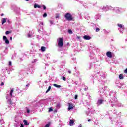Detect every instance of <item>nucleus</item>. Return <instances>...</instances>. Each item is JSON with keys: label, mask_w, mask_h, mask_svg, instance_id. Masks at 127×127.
I'll return each instance as SVG.
<instances>
[{"label": "nucleus", "mask_w": 127, "mask_h": 127, "mask_svg": "<svg viewBox=\"0 0 127 127\" xmlns=\"http://www.w3.org/2000/svg\"><path fill=\"white\" fill-rule=\"evenodd\" d=\"M13 93V89L11 90L10 95L11 97H12V93Z\"/></svg>", "instance_id": "a211bd4d"}, {"label": "nucleus", "mask_w": 127, "mask_h": 127, "mask_svg": "<svg viewBox=\"0 0 127 127\" xmlns=\"http://www.w3.org/2000/svg\"><path fill=\"white\" fill-rule=\"evenodd\" d=\"M54 87H56V88H61V85H58L56 84H53Z\"/></svg>", "instance_id": "ddd939ff"}, {"label": "nucleus", "mask_w": 127, "mask_h": 127, "mask_svg": "<svg viewBox=\"0 0 127 127\" xmlns=\"http://www.w3.org/2000/svg\"><path fill=\"white\" fill-rule=\"evenodd\" d=\"M34 8H41V6H40V5H39L38 4H35L34 5Z\"/></svg>", "instance_id": "6e6552de"}, {"label": "nucleus", "mask_w": 127, "mask_h": 127, "mask_svg": "<svg viewBox=\"0 0 127 127\" xmlns=\"http://www.w3.org/2000/svg\"><path fill=\"white\" fill-rule=\"evenodd\" d=\"M83 38H84V39H85V40H90V39H91V37H90V36L84 35V36H83Z\"/></svg>", "instance_id": "39448f33"}, {"label": "nucleus", "mask_w": 127, "mask_h": 127, "mask_svg": "<svg viewBox=\"0 0 127 127\" xmlns=\"http://www.w3.org/2000/svg\"><path fill=\"white\" fill-rule=\"evenodd\" d=\"M50 23H51V24H53V21H50Z\"/></svg>", "instance_id": "72a5a7b5"}, {"label": "nucleus", "mask_w": 127, "mask_h": 127, "mask_svg": "<svg viewBox=\"0 0 127 127\" xmlns=\"http://www.w3.org/2000/svg\"><path fill=\"white\" fill-rule=\"evenodd\" d=\"M118 26L120 28H123V25L120 24H118Z\"/></svg>", "instance_id": "412c9836"}, {"label": "nucleus", "mask_w": 127, "mask_h": 127, "mask_svg": "<svg viewBox=\"0 0 127 127\" xmlns=\"http://www.w3.org/2000/svg\"><path fill=\"white\" fill-rule=\"evenodd\" d=\"M119 78L120 80H123L124 79V75H123V74H120L119 75Z\"/></svg>", "instance_id": "1a4fd4ad"}, {"label": "nucleus", "mask_w": 127, "mask_h": 127, "mask_svg": "<svg viewBox=\"0 0 127 127\" xmlns=\"http://www.w3.org/2000/svg\"><path fill=\"white\" fill-rule=\"evenodd\" d=\"M10 40H12V37H10Z\"/></svg>", "instance_id": "4c0bfd02"}, {"label": "nucleus", "mask_w": 127, "mask_h": 127, "mask_svg": "<svg viewBox=\"0 0 127 127\" xmlns=\"http://www.w3.org/2000/svg\"><path fill=\"white\" fill-rule=\"evenodd\" d=\"M74 98H75V100H77V99H78V95H75Z\"/></svg>", "instance_id": "a878e982"}, {"label": "nucleus", "mask_w": 127, "mask_h": 127, "mask_svg": "<svg viewBox=\"0 0 127 127\" xmlns=\"http://www.w3.org/2000/svg\"><path fill=\"white\" fill-rule=\"evenodd\" d=\"M43 9H44V10L46 9V7L45 6V5H43Z\"/></svg>", "instance_id": "393cba45"}, {"label": "nucleus", "mask_w": 127, "mask_h": 127, "mask_svg": "<svg viewBox=\"0 0 127 127\" xmlns=\"http://www.w3.org/2000/svg\"><path fill=\"white\" fill-rule=\"evenodd\" d=\"M102 103H103V100L102 99H100V100H98L97 104H98V105H100L102 104Z\"/></svg>", "instance_id": "f8f14e48"}, {"label": "nucleus", "mask_w": 127, "mask_h": 127, "mask_svg": "<svg viewBox=\"0 0 127 127\" xmlns=\"http://www.w3.org/2000/svg\"><path fill=\"white\" fill-rule=\"evenodd\" d=\"M20 127H24V126H23V124H21V126Z\"/></svg>", "instance_id": "e433bc0d"}, {"label": "nucleus", "mask_w": 127, "mask_h": 127, "mask_svg": "<svg viewBox=\"0 0 127 127\" xmlns=\"http://www.w3.org/2000/svg\"><path fill=\"white\" fill-rule=\"evenodd\" d=\"M10 33H11V31H7L5 32V34H6L7 35V34H9Z\"/></svg>", "instance_id": "f3484780"}, {"label": "nucleus", "mask_w": 127, "mask_h": 127, "mask_svg": "<svg viewBox=\"0 0 127 127\" xmlns=\"http://www.w3.org/2000/svg\"><path fill=\"white\" fill-rule=\"evenodd\" d=\"M27 113H30V111L29 110V109H27Z\"/></svg>", "instance_id": "2f4dec72"}, {"label": "nucleus", "mask_w": 127, "mask_h": 127, "mask_svg": "<svg viewBox=\"0 0 127 127\" xmlns=\"http://www.w3.org/2000/svg\"><path fill=\"white\" fill-rule=\"evenodd\" d=\"M77 38H78V39H80V38H81V37L78 36V37H77Z\"/></svg>", "instance_id": "58836bf2"}, {"label": "nucleus", "mask_w": 127, "mask_h": 127, "mask_svg": "<svg viewBox=\"0 0 127 127\" xmlns=\"http://www.w3.org/2000/svg\"><path fill=\"white\" fill-rule=\"evenodd\" d=\"M8 103L9 104H10V105H12V101H11V99H9L8 100Z\"/></svg>", "instance_id": "dca6fc26"}, {"label": "nucleus", "mask_w": 127, "mask_h": 127, "mask_svg": "<svg viewBox=\"0 0 127 127\" xmlns=\"http://www.w3.org/2000/svg\"><path fill=\"white\" fill-rule=\"evenodd\" d=\"M68 73H69V74H72V72L70 70L68 71Z\"/></svg>", "instance_id": "473e14b6"}, {"label": "nucleus", "mask_w": 127, "mask_h": 127, "mask_svg": "<svg viewBox=\"0 0 127 127\" xmlns=\"http://www.w3.org/2000/svg\"><path fill=\"white\" fill-rule=\"evenodd\" d=\"M74 120L73 119L70 120L69 121V126H73V125H74Z\"/></svg>", "instance_id": "0eeeda50"}, {"label": "nucleus", "mask_w": 127, "mask_h": 127, "mask_svg": "<svg viewBox=\"0 0 127 127\" xmlns=\"http://www.w3.org/2000/svg\"><path fill=\"white\" fill-rule=\"evenodd\" d=\"M3 85H4V83L3 82H2L1 83V86H3Z\"/></svg>", "instance_id": "c9c22d12"}, {"label": "nucleus", "mask_w": 127, "mask_h": 127, "mask_svg": "<svg viewBox=\"0 0 127 127\" xmlns=\"http://www.w3.org/2000/svg\"><path fill=\"white\" fill-rule=\"evenodd\" d=\"M23 123L25 126H27V125H29V123H27V121L26 120H24Z\"/></svg>", "instance_id": "9b49d317"}, {"label": "nucleus", "mask_w": 127, "mask_h": 127, "mask_svg": "<svg viewBox=\"0 0 127 127\" xmlns=\"http://www.w3.org/2000/svg\"><path fill=\"white\" fill-rule=\"evenodd\" d=\"M5 22H6V19L3 18V19L2 20V24H4V23H5Z\"/></svg>", "instance_id": "4468645a"}, {"label": "nucleus", "mask_w": 127, "mask_h": 127, "mask_svg": "<svg viewBox=\"0 0 127 127\" xmlns=\"http://www.w3.org/2000/svg\"><path fill=\"white\" fill-rule=\"evenodd\" d=\"M53 111V109L52 108V107L49 108V112H52Z\"/></svg>", "instance_id": "aec40b11"}, {"label": "nucleus", "mask_w": 127, "mask_h": 127, "mask_svg": "<svg viewBox=\"0 0 127 127\" xmlns=\"http://www.w3.org/2000/svg\"><path fill=\"white\" fill-rule=\"evenodd\" d=\"M9 66H11V61L9 62Z\"/></svg>", "instance_id": "c756f323"}, {"label": "nucleus", "mask_w": 127, "mask_h": 127, "mask_svg": "<svg viewBox=\"0 0 127 127\" xmlns=\"http://www.w3.org/2000/svg\"><path fill=\"white\" fill-rule=\"evenodd\" d=\"M124 73L125 74H127V68H126L125 70H124Z\"/></svg>", "instance_id": "b1692460"}, {"label": "nucleus", "mask_w": 127, "mask_h": 127, "mask_svg": "<svg viewBox=\"0 0 127 127\" xmlns=\"http://www.w3.org/2000/svg\"><path fill=\"white\" fill-rule=\"evenodd\" d=\"M65 18L66 20H68V21H71V20H73V17H72V15L70 13H66L65 16Z\"/></svg>", "instance_id": "f03ea898"}, {"label": "nucleus", "mask_w": 127, "mask_h": 127, "mask_svg": "<svg viewBox=\"0 0 127 127\" xmlns=\"http://www.w3.org/2000/svg\"><path fill=\"white\" fill-rule=\"evenodd\" d=\"M26 1H29V0H25Z\"/></svg>", "instance_id": "79ce46f5"}, {"label": "nucleus", "mask_w": 127, "mask_h": 127, "mask_svg": "<svg viewBox=\"0 0 127 127\" xmlns=\"http://www.w3.org/2000/svg\"><path fill=\"white\" fill-rule=\"evenodd\" d=\"M96 32H99L100 31V28H97L95 30Z\"/></svg>", "instance_id": "4be33fe9"}, {"label": "nucleus", "mask_w": 127, "mask_h": 127, "mask_svg": "<svg viewBox=\"0 0 127 127\" xmlns=\"http://www.w3.org/2000/svg\"><path fill=\"white\" fill-rule=\"evenodd\" d=\"M46 49V48L44 46H42L41 47V51H42V52H44V51H45Z\"/></svg>", "instance_id": "9d476101"}, {"label": "nucleus", "mask_w": 127, "mask_h": 127, "mask_svg": "<svg viewBox=\"0 0 127 127\" xmlns=\"http://www.w3.org/2000/svg\"><path fill=\"white\" fill-rule=\"evenodd\" d=\"M57 41L58 47H63V38H59Z\"/></svg>", "instance_id": "f257e3e1"}, {"label": "nucleus", "mask_w": 127, "mask_h": 127, "mask_svg": "<svg viewBox=\"0 0 127 127\" xmlns=\"http://www.w3.org/2000/svg\"><path fill=\"white\" fill-rule=\"evenodd\" d=\"M88 122H91V119H88Z\"/></svg>", "instance_id": "a19ab883"}, {"label": "nucleus", "mask_w": 127, "mask_h": 127, "mask_svg": "<svg viewBox=\"0 0 127 127\" xmlns=\"http://www.w3.org/2000/svg\"><path fill=\"white\" fill-rule=\"evenodd\" d=\"M63 80H64V81H66V77H63Z\"/></svg>", "instance_id": "bb28decb"}, {"label": "nucleus", "mask_w": 127, "mask_h": 127, "mask_svg": "<svg viewBox=\"0 0 127 127\" xmlns=\"http://www.w3.org/2000/svg\"><path fill=\"white\" fill-rule=\"evenodd\" d=\"M3 15H4V14L3 13L1 14V16H3Z\"/></svg>", "instance_id": "ea45409f"}, {"label": "nucleus", "mask_w": 127, "mask_h": 127, "mask_svg": "<svg viewBox=\"0 0 127 127\" xmlns=\"http://www.w3.org/2000/svg\"><path fill=\"white\" fill-rule=\"evenodd\" d=\"M56 18H58V16H57L56 17Z\"/></svg>", "instance_id": "37998d69"}, {"label": "nucleus", "mask_w": 127, "mask_h": 127, "mask_svg": "<svg viewBox=\"0 0 127 127\" xmlns=\"http://www.w3.org/2000/svg\"><path fill=\"white\" fill-rule=\"evenodd\" d=\"M60 104H57V108H60Z\"/></svg>", "instance_id": "cd10ccee"}, {"label": "nucleus", "mask_w": 127, "mask_h": 127, "mask_svg": "<svg viewBox=\"0 0 127 127\" xmlns=\"http://www.w3.org/2000/svg\"><path fill=\"white\" fill-rule=\"evenodd\" d=\"M43 17L45 18L46 17V16H47V14H46V13H45L43 15Z\"/></svg>", "instance_id": "5701e85b"}, {"label": "nucleus", "mask_w": 127, "mask_h": 127, "mask_svg": "<svg viewBox=\"0 0 127 127\" xmlns=\"http://www.w3.org/2000/svg\"><path fill=\"white\" fill-rule=\"evenodd\" d=\"M3 40L5 41L6 44H9V41L7 39V37H6V36H3Z\"/></svg>", "instance_id": "20e7f679"}, {"label": "nucleus", "mask_w": 127, "mask_h": 127, "mask_svg": "<svg viewBox=\"0 0 127 127\" xmlns=\"http://www.w3.org/2000/svg\"><path fill=\"white\" fill-rule=\"evenodd\" d=\"M45 127H49V124H46L45 126Z\"/></svg>", "instance_id": "c85d7f7f"}, {"label": "nucleus", "mask_w": 127, "mask_h": 127, "mask_svg": "<svg viewBox=\"0 0 127 127\" xmlns=\"http://www.w3.org/2000/svg\"><path fill=\"white\" fill-rule=\"evenodd\" d=\"M67 106L68 107V111H70V110H72L74 109V105H73V103H68Z\"/></svg>", "instance_id": "7ed1b4c3"}, {"label": "nucleus", "mask_w": 127, "mask_h": 127, "mask_svg": "<svg viewBox=\"0 0 127 127\" xmlns=\"http://www.w3.org/2000/svg\"><path fill=\"white\" fill-rule=\"evenodd\" d=\"M106 55L107 57H109V58H112V52L108 51L106 53Z\"/></svg>", "instance_id": "423d86ee"}, {"label": "nucleus", "mask_w": 127, "mask_h": 127, "mask_svg": "<svg viewBox=\"0 0 127 127\" xmlns=\"http://www.w3.org/2000/svg\"><path fill=\"white\" fill-rule=\"evenodd\" d=\"M30 86V84L29 83L27 84V85H26V86L27 87H29Z\"/></svg>", "instance_id": "7c9ffc66"}, {"label": "nucleus", "mask_w": 127, "mask_h": 127, "mask_svg": "<svg viewBox=\"0 0 127 127\" xmlns=\"http://www.w3.org/2000/svg\"><path fill=\"white\" fill-rule=\"evenodd\" d=\"M68 33H69V34H73V32H72V30H68Z\"/></svg>", "instance_id": "6ab92c4d"}, {"label": "nucleus", "mask_w": 127, "mask_h": 127, "mask_svg": "<svg viewBox=\"0 0 127 127\" xmlns=\"http://www.w3.org/2000/svg\"><path fill=\"white\" fill-rule=\"evenodd\" d=\"M50 90H51V86H49L48 89L46 91V93H48V92H49V91H50Z\"/></svg>", "instance_id": "2eb2a0df"}, {"label": "nucleus", "mask_w": 127, "mask_h": 127, "mask_svg": "<svg viewBox=\"0 0 127 127\" xmlns=\"http://www.w3.org/2000/svg\"><path fill=\"white\" fill-rule=\"evenodd\" d=\"M28 37H31V35L29 34L28 35Z\"/></svg>", "instance_id": "f704fd0d"}]
</instances>
